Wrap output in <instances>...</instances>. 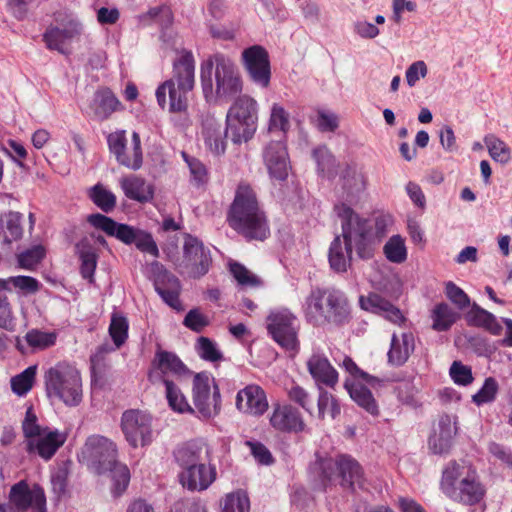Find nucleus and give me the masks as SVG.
<instances>
[{"label":"nucleus","mask_w":512,"mask_h":512,"mask_svg":"<svg viewBox=\"0 0 512 512\" xmlns=\"http://www.w3.org/2000/svg\"><path fill=\"white\" fill-rule=\"evenodd\" d=\"M201 87L207 102H228L241 95L243 81L235 63L216 53L201 64Z\"/></svg>","instance_id":"1"},{"label":"nucleus","mask_w":512,"mask_h":512,"mask_svg":"<svg viewBox=\"0 0 512 512\" xmlns=\"http://www.w3.org/2000/svg\"><path fill=\"white\" fill-rule=\"evenodd\" d=\"M229 226L247 240L264 241L270 235L265 213L260 209L254 190L240 184L227 213Z\"/></svg>","instance_id":"2"},{"label":"nucleus","mask_w":512,"mask_h":512,"mask_svg":"<svg viewBox=\"0 0 512 512\" xmlns=\"http://www.w3.org/2000/svg\"><path fill=\"white\" fill-rule=\"evenodd\" d=\"M305 305V317L315 326H343L351 320L349 301L339 289L316 287L306 298Z\"/></svg>","instance_id":"3"},{"label":"nucleus","mask_w":512,"mask_h":512,"mask_svg":"<svg viewBox=\"0 0 512 512\" xmlns=\"http://www.w3.org/2000/svg\"><path fill=\"white\" fill-rule=\"evenodd\" d=\"M172 78L163 82L156 90L159 106H166V93L169 94V111L172 113L186 112L188 108L187 94L195 83V60L191 51L182 50V55L173 62Z\"/></svg>","instance_id":"4"},{"label":"nucleus","mask_w":512,"mask_h":512,"mask_svg":"<svg viewBox=\"0 0 512 512\" xmlns=\"http://www.w3.org/2000/svg\"><path fill=\"white\" fill-rule=\"evenodd\" d=\"M440 489L452 501L468 506L480 503L486 494L477 472L456 461H450L442 471Z\"/></svg>","instance_id":"5"},{"label":"nucleus","mask_w":512,"mask_h":512,"mask_svg":"<svg viewBox=\"0 0 512 512\" xmlns=\"http://www.w3.org/2000/svg\"><path fill=\"white\" fill-rule=\"evenodd\" d=\"M48 398H57L68 406H77L82 401V380L73 365L60 362L44 374Z\"/></svg>","instance_id":"6"},{"label":"nucleus","mask_w":512,"mask_h":512,"mask_svg":"<svg viewBox=\"0 0 512 512\" xmlns=\"http://www.w3.org/2000/svg\"><path fill=\"white\" fill-rule=\"evenodd\" d=\"M87 222L95 229L103 231L110 237H115L126 245L135 244L139 251L150 254L155 258L159 257L158 246L150 232L125 223H119L101 213L88 215Z\"/></svg>","instance_id":"7"},{"label":"nucleus","mask_w":512,"mask_h":512,"mask_svg":"<svg viewBox=\"0 0 512 512\" xmlns=\"http://www.w3.org/2000/svg\"><path fill=\"white\" fill-rule=\"evenodd\" d=\"M258 103L247 94L235 98L226 115L227 129L234 144L248 142L257 130Z\"/></svg>","instance_id":"8"},{"label":"nucleus","mask_w":512,"mask_h":512,"mask_svg":"<svg viewBox=\"0 0 512 512\" xmlns=\"http://www.w3.org/2000/svg\"><path fill=\"white\" fill-rule=\"evenodd\" d=\"M334 212L341 219V224H348L351 233V246L355 245L360 259L369 260L374 256L372 226L368 219L360 217L349 205L338 203Z\"/></svg>","instance_id":"9"},{"label":"nucleus","mask_w":512,"mask_h":512,"mask_svg":"<svg viewBox=\"0 0 512 512\" xmlns=\"http://www.w3.org/2000/svg\"><path fill=\"white\" fill-rule=\"evenodd\" d=\"M79 461L85 463L96 474L102 475L117 461L116 445L101 435L89 436L78 454Z\"/></svg>","instance_id":"10"},{"label":"nucleus","mask_w":512,"mask_h":512,"mask_svg":"<svg viewBox=\"0 0 512 512\" xmlns=\"http://www.w3.org/2000/svg\"><path fill=\"white\" fill-rule=\"evenodd\" d=\"M153 418L150 413L129 409L121 417V430L132 448L145 447L153 441Z\"/></svg>","instance_id":"11"},{"label":"nucleus","mask_w":512,"mask_h":512,"mask_svg":"<svg viewBox=\"0 0 512 512\" xmlns=\"http://www.w3.org/2000/svg\"><path fill=\"white\" fill-rule=\"evenodd\" d=\"M210 264V251L196 236L186 234L183 244V259L176 265L179 273H187L195 279L200 278L209 271Z\"/></svg>","instance_id":"12"},{"label":"nucleus","mask_w":512,"mask_h":512,"mask_svg":"<svg viewBox=\"0 0 512 512\" xmlns=\"http://www.w3.org/2000/svg\"><path fill=\"white\" fill-rule=\"evenodd\" d=\"M192 397L196 410L204 419H209L220 413V390L213 381V391L211 392L210 378L207 373L200 372L195 374L193 378Z\"/></svg>","instance_id":"13"},{"label":"nucleus","mask_w":512,"mask_h":512,"mask_svg":"<svg viewBox=\"0 0 512 512\" xmlns=\"http://www.w3.org/2000/svg\"><path fill=\"white\" fill-rule=\"evenodd\" d=\"M267 329L282 349L294 351L299 348L298 321L288 310L271 313L268 316Z\"/></svg>","instance_id":"14"},{"label":"nucleus","mask_w":512,"mask_h":512,"mask_svg":"<svg viewBox=\"0 0 512 512\" xmlns=\"http://www.w3.org/2000/svg\"><path fill=\"white\" fill-rule=\"evenodd\" d=\"M107 144L111 154L115 156L119 165L131 170H138L143 163L140 135L137 132L132 133L131 145L132 155L127 152V139L124 130L110 133L107 136Z\"/></svg>","instance_id":"15"},{"label":"nucleus","mask_w":512,"mask_h":512,"mask_svg":"<svg viewBox=\"0 0 512 512\" xmlns=\"http://www.w3.org/2000/svg\"><path fill=\"white\" fill-rule=\"evenodd\" d=\"M242 62L249 79L261 88H267L271 80V65L267 50L253 45L243 50Z\"/></svg>","instance_id":"16"},{"label":"nucleus","mask_w":512,"mask_h":512,"mask_svg":"<svg viewBox=\"0 0 512 512\" xmlns=\"http://www.w3.org/2000/svg\"><path fill=\"white\" fill-rule=\"evenodd\" d=\"M7 504H10L15 512H25L29 508L32 512H46V497L43 489L38 485L30 489L24 480L11 487Z\"/></svg>","instance_id":"17"},{"label":"nucleus","mask_w":512,"mask_h":512,"mask_svg":"<svg viewBox=\"0 0 512 512\" xmlns=\"http://www.w3.org/2000/svg\"><path fill=\"white\" fill-rule=\"evenodd\" d=\"M262 157L272 179L277 181H285L287 179L290 161L285 140L270 141L264 147Z\"/></svg>","instance_id":"18"},{"label":"nucleus","mask_w":512,"mask_h":512,"mask_svg":"<svg viewBox=\"0 0 512 512\" xmlns=\"http://www.w3.org/2000/svg\"><path fill=\"white\" fill-rule=\"evenodd\" d=\"M170 373L181 377L191 374V371L177 354H156L147 374L149 382L153 385L165 383V380H170Z\"/></svg>","instance_id":"19"},{"label":"nucleus","mask_w":512,"mask_h":512,"mask_svg":"<svg viewBox=\"0 0 512 512\" xmlns=\"http://www.w3.org/2000/svg\"><path fill=\"white\" fill-rule=\"evenodd\" d=\"M211 461H202L195 466L181 470L178 474L179 483L189 491H204L208 489L217 478L215 465Z\"/></svg>","instance_id":"20"},{"label":"nucleus","mask_w":512,"mask_h":512,"mask_svg":"<svg viewBox=\"0 0 512 512\" xmlns=\"http://www.w3.org/2000/svg\"><path fill=\"white\" fill-rule=\"evenodd\" d=\"M342 234L336 235L330 244L328 261L330 268L336 273H344L351 266L352 246L348 224H341Z\"/></svg>","instance_id":"21"},{"label":"nucleus","mask_w":512,"mask_h":512,"mask_svg":"<svg viewBox=\"0 0 512 512\" xmlns=\"http://www.w3.org/2000/svg\"><path fill=\"white\" fill-rule=\"evenodd\" d=\"M336 476V464L332 458L318 457L308 467V481L317 492H326Z\"/></svg>","instance_id":"22"},{"label":"nucleus","mask_w":512,"mask_h":512,"mask_svg":"<svg viewBox=\"0 0 512 512\" xmlns=\"http://www.w3.org/2000/svg\"><path fill=\"white\" fill-rule=\"evenodd\" d=\"M205 146L216 155H223L226 151L227 138L230 137V130L222 127L214 117L207 116L202 121L201 131Z\"/></svg>","instance_id":"23"},{"label":"nucleus","mask_w":512,"mask_h":512,"mask_svg":"<svg viewBox=\"0 0 512 512\" xmlns=\"http://www.w3.org/2000/svg\"><path fill=\"white\" fill-rule=\"evenodd\" d=\"M359 305L363 310L383 316L394 324H401L405 320L401 310L378 293L360 296Z\"/></svg>","instance_id":"24"},{"label":"nucleus","mask_w":512,"mask_h":512,"mask_svg":"<svg viewBox=\"0 0 512 512\" xmlns=\"http://www.w3.org/2000/svg\"><path fill=\"white\" fill-rule=\"evenodd\" d=\"M336 464V476L340 478V484L344 488L355 490V487H363L364 472L359 462L350 455H339L334 460Z\"/></svg>","instance_id":"25"},{"label":"nucleus","mask_w":512,"mask_h":512,"mask_svg":"<svg viewBox=\"0 0 512 512\" xmlns=\"http://www.w3.org/2000/svg\"><path fill=\"white\" fill-rule=\"evenodd\" d=\"M173 456L175 462L182 470L195 466L202 461H211V452L207 444L198 441H190L178 446Z\"/></svg>","instance_id":"26"},{"label":"nucleus","mask_w":512,"mask_h":512,"mask_svg":"<svg viewBox=\"0 0 512 512\" xmlns=\"http://www.w3.org/2000/svg\"><path fill=\"white\" fill-rule=\"evenodd\" d=\"M65 441V434H61L57 430L50 431L48 429L41 436L27 440L26 450L28 453H37L44 460H49Z\"/></svg>","instance_id":"27"},{"label":"nucleus","mask_w":512,"mask_h":512,"mask_svg":"<svg viewBox=\"0 0 512 512\" xmlns=\"http://www.w3.org/2000/svg\"><path fill=\"white\" fill-rule=\"evenodd\" d=\"M236 406L245 413L262 415L268 409L266 394L260 386L248 385L237 393Z\"/></svg>","instance_id":"28"},{"label":"nucleus","mask_w":512,"mask_h":512,"mask_svg":"<svg viewBox=\"0 0 512 512\" xmlns=\"http://www.w3.org/2000/svg\"><path fill=\"white\" fill-rule=\"evenodd\" d=\"M23 233V214L8 211L0 215V248L2 250L9 251L12 243L19 241Z\"/></svg>","instance_id":"29"},{"label":"nucleus","mask_w":512,"mask_h":512,"mask_svg":"<svg viewBox=\"0 0 512 512\" xmlns=\"http://www.w3.org/2000/svg\"><path fill=\"white\" fill-rule=\"evenodd\" d=\"M456 427L452 426V420L448 414L439 417L437 428L428 439V447L433 454L442 455L449 452Z\"/></svg>","instance_id":"30"},{"label":"nucleus","mask_w":512,"mask_h":512,"mask_svg":"<svg viewBox=\"0 0 512 512\" xmlns=\"http://www.w3.org/2000/svg\"><path fill=\"white\" fill-rule=\"evenodd\" d=\"M270 423L281 432H300L305 427L300 412L291 405L277 406L272 413Z\"/></svg>","instance_id":"31"},{"label":"nucleus","mask_w":512,"mask_h":512,"mask_svg":"<svg viewBox=\"0 0 512 512\" xmlns=\"http://www.w3.org/2000/svg\"><path fill=\"white\" fill-rule=\"evenodd\" d=\"M344 388L348 392L350 398L361 409L373 417L379 416V405L368 387L362 383L347 378L344 382Z\"/></svg>","instance_id":"32"},{"label":"nucleus","mask_w":512,"mask_h":512,"mask_svg":"<svg viewBox=\"0 0 512 512\" xmlns=\"http://www.w3.org/2000/svg\"><path fill=\"white\" fill-rule=\"evenodd\" d=\"M307 367L310 375L318 385L324 384L332 388L337 384L338 372L320 354H313L307 362Z\"/></svg>","instance_id":"33"},{"label":"nucleus","mask_w":512,"mask_h":512,"mask_svg":"<svg viewBox=\"0 0 512 512\" xmlns=\"http://www.w3.org/2000/svg\"><path fill=\"white\" fill-rule=\"evenodd\" d=\"M82 32V24L78 21L71 20L65 28L49 27L43 34V41L50 50H56L63 53L62 45L65 40L72 39Z\"/></svg>","instance_id":"34"},{"label":"nucleus","mask_w":512,"mask_h":512,"mask_svg":"<svg viewBox=\"0 0 512 512\" xmlns=\"http://www.w3.org/2000/svg\"><path fill=\"white\" fill-rule=\"evenodd\" d=\"M94 117L99 121L107 120L115 111L122 108L120 101L110 89L98 90L91 104Z\"/></svg>","instance_id":"35"},{"label":"nucleus","mask_w":512,"mask_h":512,"mask_svg":"<svg viewBox=\"0 0 512 512\" xmlns=\"http://www.w3.org/2000/svg\"><path fill=\"white\" fill-rule=\"evenodd\" d=\"M121 188L127 198L140 203H146L153 199L154 189L145 179L138 176H130L121 180Z\"/></svg>","instance_id":"36"},{"label":"nucleus","mask_w":512,"mask_h":512,"mask_svg":"<svg viewBox=\"0 0 512 512\" xmlns=\"http://www.w3.org/2000/svg\"><path fill=\"white\" fill-rule=\"evenodd\" d=\"M466 321L470 326L482 327L493 335H500L503 328L495 315L473 303L467 312Z\"/></svg>","instance_id":"37"},{"label":"nucleus","mask_w":512,"mask_h":512,"mask_svg":"<svg viewBox=\"0 0 512 512\" xmlns=\"http://www.w3.org/2000/svg\"><path fill=\"white\" fill-rule=\"evenodd\" d=\"M342 189L346 194V200L351 201L364 191L366 178L364 174L357 171L356 164H346L340 176Z\"/></svg>","instance_id":"38"},{"label":"nucleus","mask_w":512,"mask_h":512,"mask_svg":"<svg viewBox=\"0 0 512 512\" xmlns=\"http://www.w3.org/2000/svg\"><path fill=\"white\" fill-rule=\"evenodd\" d=\"M165 394L170 408L179 413H194L186 397L172 380H165Z\"/></svg>","instance_id":"39"},{"label":"nucleus","mask_w":512,"mask_h":512,"mask_svg":"<svg viewBox=\"0 0 512 512\" xmlns=\"http://www.w3.org/2000/svg\"><path fill=\"white\" fill-rule=\"evenodd\" d=\"M111 469H107L110 473L112 480L111 492L113 496H121L127 489L130 482V471L125 464L120 463L118 460L115 465H111Z\"/></svg>","instance_id":"40"},{"label":"nucleus","mask_w":512,"mask_h":512,"mask_svg":"<svg viewBox=\"0 0 512 512\" xmlns=\"http://www.w3.org/2000/svg\"><path fill=\"white\" fill-rule=\"evenodd\" d=\"M457 318L458 314L448 304L439 303L432 311V327L436 331H447L456 322Z\"/></svg>","instance_id":"41"},{"label":"nucleus","mask_w":512,"mask_h":512,"mask_svg":"<svg viewBox=\"0 0 512 512\" xmlns=\"http://www.w3.org/2000/svg\"><path fill=\"white\" fill-rule=\"evenodd\" d=\"M37 366L31 365L24 371L11 378L10 384L13 393L17 396H25L33 387L35 382Z\"/></svg>","instance_id":"42"},{"label":"nucleus","mask_w":512,"mask_h":512,"mask_svg":"<svg viewBox=\"0 0 512 512\" xmlns=\"http://www.w3.org/2000/svg\"><path fill=\"white\" fill-rule=\"evenodd\" d=\"M317 407L318 417L322 420L325 418L326 414H328L330 418L334 420L341 413V407L338 400L320 386Z\"/></svg>","instance_id":"43"},{"label":"nucleus","mask_w":512,"mask_h":512,"mask_svg":"<svg viewBox=\"0 0 512 512\" xmlns=\"http://www.w3.org/2000/svg\"><path fill=\"white\" fill-rule=\"evenodd\" d=\"M89 197L104 213H109L116 207V196L100 183L90 189Z\"/></svg>","instance_id":"44"},{"label":"nucleus","mask_w":512,"mask_h":512,"mask_svg":"<svg viewBox=\"0 0 512 512\" xmlns=\"http://www.w3.org/2000/svg\"><path fill=\"white\" fill-rule=\"evenodd\" d=\"M484 143L487 146L490 157L503 165L507 164L510 159L509 147L494 134H488L484 137Z\"/></svg>","instance_id":"45"},{"label":"nucleus","mask_w":512,"mask_h":512,"mask_svg":"<svg viewBox=\"0 0 512 512\" xmlns=\"http://www.w3.org/2000/svg\"><path fill=\"white\" fill-rule=\"evenodd\" d=\"M268 129L270 132L280 131L283 140L290 129L289 113L277 103H274L271 108Z\"/></svg>","instance_id":"46"},{"label":"nucleus","mask_w":512,"mask_h":512,"mask_svg":"<svg viewBox=\"0 0 512 512\" xmlns=\"http://www.w3.org/2000/svg\"><path fill=\"white\" fill-rule=\"evenodd\" d=\"M385 257L392 263H403L407 259V249L400 235H393L383 247Z\"/></svg>","instance_id":"47"},{"label":"nucleus","mask_w":512,"mask_h":512,"mask_svg":"<svg viewBox=\"0 0 512 512\" xmlns=\"http://www.w3.org/2000/svg\"><path fill=\"white\" fill-rule=\"evenodd\" d=\"M313 156L317 162L318 171L321 174L328 178H334L336 176V159L327 148L314 149Z\"/></svg>","instance_id":"48"},{"label":"nucleus","mask_w":512,"mask_h":512,"mask_svg":"<svg viewBox=\"0 0 512 512\" xmlns=\"http://www.w3.org/2000/svg\"><path fill=\"white\" fill-rule=\"evenodd\" d=\"M128 327V321L125 316L118 313L112 315L109 325V334L116 348H120L126 341L128 337Z\"/></svg>","instance_id":"49"},{"label":"nucleus","mask_w":512,"mask_h":512,"mask_svg":"<svg viewBox=\"0 0 512 512\" xmlns=\"http://www.w3.org/2000/svg\"><path fill=\"white\" fill-rule=\"evenodd\" d=\"M153 266L155 267L153 285L157 293L159 292V288L164 291H170L172 282L176 284L177 288H181L179 279L174 274L165 269L162 264L155 262L153 263Z\"/></svg>","instance_id":"50"},{"label":"nucleus","mask_w":512,"mask_h":512,"mask_svg":"<svg viewBox=\"0 0 512 512\" xmlns=\"http://www.w3.org/2000/svg\"><path fill=\"white\" fill-rule=\"evenodd\" d=\"M45 255V248L42 245H35L18 254V264L21 268L31 270L45 258Z\"/></svg>","instance_id":"51"},{"label":"nucleus","mask_w":512,"mask_h":512,"mask_svg":"<svg viewBox=\"0 0 512 512\" xmlns=\"http://www.w3.org/2000/svg\"><path fill=\"white\" fill-rule=\"evenodd\" d=\"M499 386L495 378L488 377L485 379L479 391L472 396V401L477 406L493 402L496 399Z\"/></svg>","instance_id":"52"},{"label":"nucleus","mask_w":512,"mask_h":512,"mask_svg":"<svg viewBox=\"0 0 512 512\" xmlns=\"http://www.w3.org/2000/svg\"><path fill=\"white\" fill-rule=\"evenodd\" d=\"M48 430V427L42 428L38 424V418L34 412L33 406H29L25 413V418L22 421L23 435L27 440H31Z\"/></svg>","instance_id":"53"},{"label":"nucleus","mask_w":512,"mask_h":512,"mask_svg":"<svg viewBox=\"0 0 512 512\" xmlns=\"http://www.w3.org/2000/svg\"><path fill=\"white\" fill-rule=\"evenodd\" d=\"M25 338L29 346L38 349H47L55 344L57 335L54 332L31 330L26 334Z\"/></svg>","instance_id":"54"},{"label":"nucleus","mask_w":512,"mask_h":512,"mask_svg":"<svg viewBox=\"0 0 512 512\" xmlns=\"http://www.w3.org/2000/svg\"><path fill=\"white\" fill-rule=\"evenodd\" d=\"M250 502L243 492L228 494L224 501L222 512H249Z\"/></svg>","instance_id":"55"},{"label":"nucleus","mask_w":512,"mask_h":512,"mask_svg":"<svg viewBox=\"0 0 512 512\" xmlns=\"http://www.w3.org/2000/svg\"><path fill=\"white\" fill-rule=\"evenodd\" d=\"M230 272L237 280L238 284L242 286L257 287L261 284V280L249 272V270L238 262H232L229 265Z\"/></svg>","instance_id":"56"},{"label":"nucleus","mask_w":512,"mask_h":512,"mask_svg":"<svg viewBox=\"0 0 512 512\" xmlns=\"http://www.w3.org/2000/svg\"><path fill=\"white\" fill-rule=\"evenodd\" d=\"M146 16L157 23L161 31L171 28L174 20L171 9L165 5L150 8L144 17Z\"/></svg>","instance_id":"57"},{"label":"nucleus","mask_w":512,"mask_h":512,"mask_svg":"<svg viewBox=\"0 0 512 512\" xmlns=\"http://www.w3.org/2000/svg\"><path fill=\"white\" fill-rule=\"evenodd\" d=\"M287 394L290 401L298 404L310 415L313 414V402L309 393L303 387L293 384L287 390Z\"/></svg>","instance_id":"58"},{"label":"nucleus","mask_w":512,"mask_h":512,"mask_svg":"<svg viewBox=\"0 0 512 512\" xmlns=\"http://www.w3.org/2000/svg\"><path fill=\"white\" fill-rule=\"evenodd\" d=\"M446 297L460 310H464L470 306V298L463 289L455 283L449 281L445 286Z\"/></svg>","instance_id":"59"},{"label":"nucleus","mask_w":512,"mask_h":512,"mask_svg":"<svg viewBox=\"0 0 512 512\" xmlns=\"http://www.w3.org/2000/svg\"><path fill=\"white\" fill-rule=\"evenodd\" d=\"M449 374L454 383L461 386H467L474 380L471 368L460 361L452 363Z\"/></svg>","instance_id":"60"},{"label":"nucleus","mask_w":512,"mask_h":512,"mask_svg":"<svg viewBox=\"0 0 512 512\" xmlns=\"http://www.w3.org/2000/svg\"><path fill=\"white\" fill-rule=\"evenodd\" d=\"M246 445L250 448L252 456L261 465H271L274 458L269 449L261 442L248 440Z\"/></svg>","instance_id":"61"},{"label":"nucleus","mask_w":512,"mask_h":512,"mask_svg":"<svg viewBox=\"0 0 512 512\" xmlns=\"http://www.w3.org/2000/svg\"><path fill=\"white\" fill-rule=\"evenodd\" d=\"M428 69L424 61L419 60L413 62L406 70L405 77L409 87L415 86V84L427 75Z\"/></svg>","instance_id":"62"},{"label":"nucleus","mask_w":512,"mask_h":512,"mask_svg":"<svg viewBox=\"0 0 512 512\" xmlns=\"http://www.w3.org/2000/svg\"><path fill=\"white\" fill-rule=\"evenodd\" d=\"M207 318L198 309H191L185 316L183 324L195 332H201L208 325Z\"/></svg>","instance_id":"63"},{"label":"nucleus","mask_w":512,"mask_h":512,"mask_svg":"<svg viewBox=\"0 0 512 512\" xmlns=\"http://www.w3.org/2000/svg\"><path fill=\"white\" fill-rule=\"evenodd\" d=\"M10 282L15 288H18L27 293H35L40 288L39 281L31 276H12L10 277Z\"/></svg>","instance_id":"64"}]
</instances>
